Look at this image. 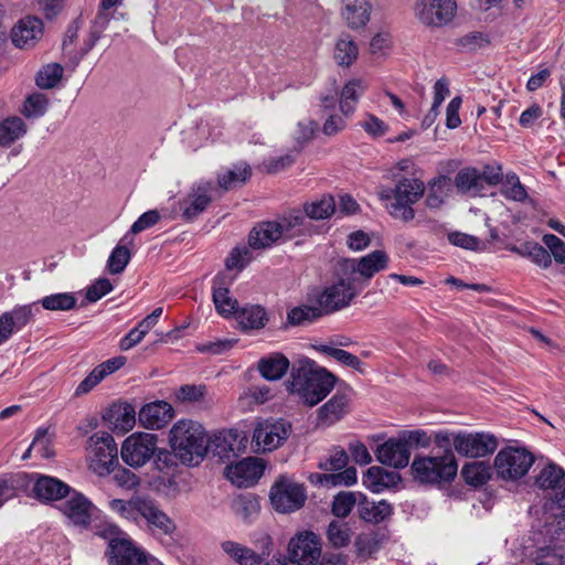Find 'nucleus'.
Segmentation results:
<instances>
[{
    "label": "nucleus",
    "instance_id": "9d476101",
    "mask_svg": "<svg viewBox=\"0 0 565 565\" xmlns=\"http://www.w3.org/2000/svg\"><path fill=\"white\" fill-rule=\"evenodd\" d=\"M158 437L150 433H134L121 445L122 461L131 468L143 467L154 456Z\"/></svg>",
    "mask_w": 565,
    "mask_h": 565
},
{
    "label": "nucleus",
    "instance_id": "052dcab7",
    "mask_svg": "<svg viewBox=\"0 0 565 565\" xmlns=\"http://www.w3.org/2000/svg\"><path fill=\"white\" fill-rule=\"evenodd\" d=\"M298 150L289 151L278 158H271L263 162V168L268 173H277L290 167L296 159Z\"/></svg>",
    "mask_w": 565,
    "mask_h": 565
},
{
    "label": "nucleus",
    "instance_id": "20e7f679",
    "mask_svg": "<svg viewBox=\"0 0 565 565\" xmlns=\"http://www.w3.org/2000/svg\"><path fill=\"white\" fill-rule=\"evenodd\" d=\"M457 460L451 450L436 457H417L412 463L414 479L420 483L449 482L457 476Z\"/></svg>",
    "mask_w": 565,
    "mask_h": 565
},
{
    "label": "nucleus",
    "instance_id": "7c9ffc66",
    "mask_svg": "<svg viewBox=\"0 0 565 565\" xmlns=\"http://www.w3.org/2000/svg\"><path fill=\"white\" fill-rule=\"evenodd\" d=\"M349 397L344 393H335L319 408V420L332 425L340 420L349 411Z\"/></svg>",
    "mask_w": 565,
    "mask_h": 565
},
{
    "label": "nucleus",
    "instance_id": "f257e3e1",
    "mask_svg": "<svg viewBox=\"0 0 565 565\" xmlns=\"http://www.w3.org/2000/svg\"><path fill=\"white\" fill-rule=\"evenodd\" d=\"M169 444L179 455V460L188 466L199 465L209 449L204 427L192 419H180L169 431Z\"/></svg>",
    "mask_w": 565,
    "mask_h": 565
},
{
    "label": "nucleus",
    "instance_id": "393cba45",
    "mask_svg": "<svg viewBox=\"0 0 565 565\" xmlns=\"http://www.w3.org/2000/svg\"><path fill=\"white\" fill-rule=\"evenodd\" d=\"M173 415V407L168 402L157 401L143 405L139 411L138 419L147 429H160L172 419Z\"/></svg>",
    "mask_w": 565,
    "mask_h": 565
},
{
    "label": "nucleus",
    "instance_id": "5fc2aeb1",
    "mask_svg": "<svg viewBox=\"0 0 565 565\" xmlns=\"http://www.w3.org/2000/svg\"><path fill=\"white\" fill-rule=\"evenodd\" d=\"M152 459L153 466L158 471L169 475L178 467L179 455L173 450L170 451L166 448L157 447V451Z\"/></svg>",
    "mask_w": 565,
    "mask_h": 565
},
{
    "label": "nucleus",
    "instance_id": "cd10ccee",
    "mask_svg": "<svg viewBox=\"0 0 565 565\" xmlns=\"http://www.w3.org/2000/svg\"><path fill=\"white\" fill-rule=\"evenodd\" d=\"M103 419L115 430L125 434L131 430L136 424V411L128 403L113 404L103 415Z\"/></svg>",
    "mask_w": 565,
    "mask_h": 565
},
{
    "label": "nucleus",
    "instance_id": "37998d69",
    "mask_svg": "<svg viewBox=\"0 0 565 565\" xmlns=\"http://www.w3.org/2000/svg\"><path fill=\"white\" fill-rule=\"evenodd\" d=\"M361 499H363L362 492L341 491L333 498L332 513L337 518H347L352 509L359 505Z\"/></svg>",
    "mask_w": 565,
    "mask_h": 565
},
{
    "label": "nucleus",
    "instance_id": "4c0bfd02",
    "mask_svg": "<svg viewBox=\"0 0 565 565\" xmlns=\"http://www.w3.org/2000/svg\"><path fill=\"white\" fill-rule=\"evenodd\" d=\"M28 127L20 117H9L0 122V146L9 147L25 136Z\"/></svg>",
    "mask_w": 565,
    "mask_h": 565
},
{
    "label": "nucleus",
    "instance_id": "9b49d317",
    "mask_svg": "<svg viewBox=\"0 0 565 565\" xmlns=\"http://www.w3.org/2000/svg\"><path fill=\"white\" fill-rule=\"evenodd\" d=\"M307 499L302 484L280 477L270 489V502L276 511L289 513L300 509Z\"/></svg>",
    "mask_w": 565,
    "mask_h": 565
},
{
    "label": "nucleus",
    "instance_id": "72a5a7b5",
    "mask_svg": "<svg viewBox=\"0 0 565 565\" xmlns=\"http://www.w3.org/2000/svg\"><path fill=\"white\" fill-rule=\"evenodd\" d=\"M252 175L250 167L245 162L234 164L217 175V184L224 191L242 186Z\"/></svg>",
    "mask_w": 565,
    "mask_h": 565
},
{
    "label": "nucleus",
    "instance_id": "58836bf2",
    "mask_svg": "<svg viewBox=\"0 0 565 565\" xmlns=\"http://www.w3.org/2000/svg\"><path fill=\"white\" fill-rule=\"evenodd\" d=\"M213 302L217 313L224 318L232 317L238 311V302L231 296L228 288L218 285L216 281L213 285Z\"/></svg>",
    "mask_w": 565,
    "mask_h": 565
},
{
    "label": "nucleus",
    "instance_id": "680f3d73",
    "mask_svg": "<svg viewBox=\"0 0 565 565\" xmlns=\"http://www.w3.org/2000/svg\"><path fill=\"white\" fill-rule=\"evenodd\" d=\"M323 480L326 483L331 486L349 487L356 483L358 481L356 469L354 467H349L338 473L324 475Z\"/></svg>",
    "mask_w": 565,
    "mask_h": 565
},
{
    "label": "nucleus",
    "instance_id": "ddd939ff",
    "mask_svg": "<svg viewBox=\"0 0 565 565\" xmlns=\"http://www.w3.org/2000/svg\"><path fill=\"white\" fill-rule=\"evenodd\" d=\"M213 184L209 181H200L193 184L186 195L179 201L181 218L192 222L198 218L212 202Z\"/></svg>",
    "mask_w": 565,
    "mask_h": 565
},
{
    "label": "nucleus",
    "instance_id": "de8ad7c7",
    "mask_svg": "<svg viewBox=\"0 0 565 565\" xmlns=\"http://www.w3.org/2000/svg\"><path fill=\"white\" fill-rule=\"evenodd\" d=\"M323 310L321 307L313 306H299L289 310L287 320L292 326H303L311 323L322 316Z\"/></svg>",
    "mask_w": 565,
    "mask_h": 565
},
{
    "label": "nucleus",
    "instance_id": "a19ab883",
    "mask_svg": "<svg viewBox=\"0 0 565 565\" xmlns=\"http://www.w3.org/2000/svg\"><path fill=\"white\" fill-rule=\"evenodd\" d=\"M455 185L462 193H478L482 188V177L476 168H463L455 177Z\"/></svg>",
    "mask_w": 565,
    "mask_h": 565
},
{
    "label": "nucleus",
    "instance_id": "a18cd8bd",
    "mask_svg": "<svg viewBox=\"0 0 565 565\" xmlns=\"http://www.w3.org/2000/svg\"><path fill=\"white\" fill-rule=\"evenodd\" d=\"M462 478L468 484H484L491 477V467L482 461H475L463 466Z\"/></svg>",
    "mask_w": 565,
    "mask_h": 565
},
{
    "label": "nucleus",
    "instance_id": "dca6fc26",
    "mask_svg": "<svg viewBox=\"0 0 565 565\" xmlns=\"http://www.w3.org/2000/svg\"><path fill=\"white\" fill-rule=\"evenodd\" d=\"M265 466L259 458L248 457L225 469L226 478L239 488H247L263 476Z\"/></svg>",
    "mask_w": 565,
    "mask_h": 565
},
{
    "label": "nucleus",
    "instance_id": "bb28decb",
    "mask_svg": "<svg viewBox=\"0 0 565 565\" xmlns=\"http://www.w3.org/2000/svg\"><path fill=\"white\" fill-rule=\"evenodd\" d=\"M42 32V21L34 17H28L20 20L12 29V42L21 49L32 47L41 38Z\"/></svg>",
    "mask_w": 565,
    "mask_h": 565
},
{
    "label": "nucleus",
    "instance_id": "4468645a",
    "mask_svg": "<svg viewBox=\"0 0 565 565\" xmlns=\"http://www.w3.org/2000/svg\"><path fill=\"white\" fill-rule=\"evenodd\" d=\"M498 447L497 438L489 433H458L456 451L459 455L478 458L492 454Z\"/></svg>",
    "mask_w": 565,
    "mask_h": 565
},
{
    "label": "nucleus",
    "instance_id": "ea45409f",
    "mask_svg": "<svg viewBox=\"0 0 565 565\" xmlns=\"http://www.w3.org/2000/svg\"><path fill=\"white\" fill-rule=\"evenodd\" d=\"M359 55V47L351 35L345 34L339 38L334 47V60L338 65L349 67Z\"/></svg>",
    "mask_w": 565,
    "mask_h": 565
},
{
    "label": "nucleus",
    "instance_id": "39448f33",
    "mask_svg": "<svg viewBox=\"0 0 565 565\" xmlns=\"http://www.w3.org/2000/svg\"><path fill=\"white\" fill-rule=\"evenodd\" d=\"M534 461V455L526 448L508 446L495 455L493 471L502 481L516 482L527 475Z\"/></svg>",
    "mask_w": 565,
    "mask_h": 565
},
{
    "label": "nucleus",
    "instance_id": "5701e85b",
    "mask_svg": "<svg viewBox=\"0 0 565 565\" xmlns=\"http://www.w3.org/2000/svg\"><path fill=\"white\" fill-rule=\"evenodd\" d=\"M33 305L17 306L12 310L0 315V345L10 337L23 329L32 319Z\"/></svg>",
    "mask_w": 565,
    "mask_h": 565
},
{
    "label": "nucleus",
    "instance_id": "423d86ee",
    "mask_svg": "<svg viewBox=\"0 0 565 565\" xmlns=\"http://www.w3.org/2000/svg\"><path fill=\"white\" fill-rule=\"evenodd\" d=\"M361 291L358 280L345 275L339 263L337 281L320 292L317 302L324 313H331L349 307Z\"/></svg>",
    "mask_w": 565,
    "mask_h": 565
},
{
    "label": "nucleus",
    "instance_id": "a878e982",
    "mask_svg": "<svg viewBox=\"0 0 565 565\" xmlns=\"http://www.w3.org/2000/svg\"><path fill=\"white\" fill-rule=\"evenodd\" d=\"M341 17L351 30L364 28L370 19L372 4L370 0H342Z\"/></svg>",
    "mask_w": 565,
    "mask_h": 565
},
{
    "label": "nucleus",
    "instance_id": "09e8293b",
    "mask_svg": "<svg viewBox=\"0 0 565 565\" xmlns=\"http://www.w3.org/2000/svg\"><path fill=\"white\" fill-rule=\"evenodd\" d=\"M305 216L299 211H292L276 223L279 225L282 239H289L302 233Z\"/></svg>",
    "mask_w": 565,
    "mask_h": 565
},
{
    "label": "nucleus",
    "instance_id": "e2e57ef3",
    "mask_svg": "<svg viewBox=\"0 0 565 565\" xmlns=\"http://www.w3.org/2000/svg\"><path fill=\"white\" fill-rule=\"evenodd\" d=\"M116 484L125 490H135L140 486V478L127 468H119L114 473Z\"/></svg>",
    "mask_w": 565,
    "mask_h": 565
},
{
    "label": "nucleus",
    "instance_id": "412c9836",
    "mask_svg": "<svg viewBox=\"0 0 565 565\" xmlns=\"http://www.w3.org/2000/svg\"><path fill=\"white\" fill-rule=\"evenodd\" d=\"M28 478L33 481V495L42 502L61 500L72 490L68 484L54 477L32 473Z\"/></svg>",
    "mask_w": 565,
    "mask_h": 565
},
{
    "label": "nucleus",
    "instance_id": "8fccbe9b",
    "mask_svg": "<svg viewBox=\"0 0 565 565\" xmlns=\"http://www.w3.org/2000/svg\"><path fill=\"white\" fill-rule=\"evenodd\" d=\"M40 303L46 310L67 311L76 306V298L72 292H58L42 298Z\"/></svg>",
    "mask_w": 565,
    "mask_h": 565
},
{
    "label": "nucleus",
    "instance_id": "49530a36",
    "mask_svg": "<svg viewBox=\"0 0 565 565\" xmlns=\"http://www.w3.org/2000/svg\"><path fill=\"white\" fill-rule=\"evenodd\" d=\"M236 438L233 431L218 433L211 441L212 451L221 459H230L232 455L235 456Z\"/></svg>",
    "mask_w": 565,
    "mask_h": 565
},
{
    "label": "nucleus",
    "instance_id": "473e14b6",
    "mask_svg": "<svg viewBox=\"0 0 565 565\" xmlns=\"http://www.w3.org/2000/svg\"><path fill=\"white\" fill-rule=\"evenodd\" d=\"M235 318L246 332L263 329L268 321L265 308L259 305H249L238 309Z\"/></svg>",
    "mask_w": 565,
    "mask_h": 565
},
{
    "label": "nucleus",
    "instance_id": "0e129e2a",
    "mask_svg": "<svg viewBox=\"0 0 565 565\" xmlns=\"http://www.w3.org/2000/svg\"><path fill=\"white\" fill-rule=\"evenodd\" d=\"M359 125L374 138L384 136L388 129L387 125L382 119L372 114H367L365 118L359 122Z\"/></svg>",
    "mask_w": 565,
    "mask_h": 565
},
{
    "label": "nucleus",
    "instance_id": "69168bd1",
    "mask_svg": "<svg viewBox=\"0 0 565 565\" xmlns=\"http://www.w3.org/2000/svg\"><path fill=\"white\" fill-rule=\"evenodd\" d=\"M113 284L107 278H99L86 289V299L96 302L113 290Z\"/></svg>",
    "mask_w": 565,
    "mask_h": 565
},
{
    "label": "nucleus",
    "instance_id": "7ed1b4c3",
    "mask_svg": "<svg viewBox=\"0 0 565 565\" xmlns=\"http://www.w3.org/2000/svg\"><path fill=\"white\" fill-rule=\"evenodd\" d=\"M425 193V184L417 178H401L394 188H383L379 192L380 200L388 214L405 223L415 218L413 205L419 201Z\"/></svg>",
    "mask_w": 565,
    "mask_h": 565
},
{
    "label": "nucleus",
    "instance_id": "2eb2a0df",
    "mask_svg": "<svg viewBox=\"0 0 565 565\" xmlns=\"http://www.w3.org/2000/svg\"><path fill=\"white\" fill-rule=\"evenodd\" d=\"M60 509L72 525L87 529L95 507L84 494L71 490L68 499L62 503Z\"/></svg>",
    "mask_w": 565,
    "mask_h": 565
},
{
    "label": "nucleus",
    "instance_id": "6e6552de",
    "mask_svg": "<svg viewBox=\"0 0 565 565\" xmlns=\"http://www.w3.org/2000/svg\"><path fill=\"white\" fill-rule=\"evenodd\" d=\"M413 14L424 26L444 28L456 18L457 2L456 0H415Z\"/></svg>",
    "mask_w": 565,
    "mask_h": 565
},
{
    "label": "nucleus",
    "instance_id": "c756f323",
    "mask_svg": "<svg viewBox=\"0 0 565 565\" xmlns=\"http://www.w3.org/2000/svg\"><path fill=\"white\" fill-rule=\"evenodd\" d=\"M279 225L276 222H263L249 233L248 242L254 249H263L273 246L282 239Z\"/></svg>",
    "mask_w": 565,
    "mask_h": 565
},
{
    "label": "nucleus",
    "instance_id": "2f4dec72",
    "mask_svg": "<svg viewBox=\"0 0 565 565\" xmlns=\"http://www.w3.org/2000/svg\"><path fill=\"white\" fill-rule=\"evenodd\" d=\"M392 505L387 501H370L364 493L363 499L360 500L358 505L359 516L370 523H380L384 521L392 514Z\"/></svg>",
    "mask_w": 565,
    "mask_h": 565
},
{
    "label": "nucleus",
    "instance_id": "0eeeda50",
    "mask_svg": "<svg viewBox=\"0 0 565 565\" xmlns=\"http://www.w3.org/2000/svg\"><path fill=\"white\" fill-rule=\"evenodd\" d=\"M344 274L358 280L363 290L380 271L386 270L390 257L386 252L376 249L360 258H345L340 262Z\"/></svg>",
    "mask_w": 565,
    "mask_h": 565
},
{
    "label": "nucleus",
    "instance_id": "f3484780",
    "mask_svg": "<svg viewBox=\"0 0 565 565\" xmlns=\"http://www.w3.org/2000/svg\"><path fill=\"white\" fill-rule=\"evenodd\" d=\"M288 548L292 562L298 565H316L321 555L319 539L312 532H305L292 539Z\"/></svg>",
    "mask_w": 565,
    "mask_h": 565
},
{
    "label": "nucleus",
    "instance_id": "4be33fe9",
    "mask_svg": "<svg viewBox=\"0 0 565 565\" xmlns=\"http://www.w3.org/2000/svg\"><path fill=\"white\" fill-rule=\"evenodd\" d=\"M375 456L376 459L385 466L404 468L409 462L411 449L403 439L391 438L377 446Z\"/></svg>",
    "mask_w": 565,
    "mask_h": 565
},
{
    "label": "nucleus",
    "instance_id": "6ab92c4d",
    "mask_svg": "<svg viewBox=\"0 0 565 565\" xmlns=\"http://www.w3.org/2000/svg\"><path fill=\"white\" fill-rule=\"evenodd\" d=\"M141 519L146 521L152 533L171 536L177 531L175 522L149 497H145L140 512Z\"/></svg>",
    "mask_w": 565,
    "mask_h": 565
},
{
    "label": "nucleus",
    "instance_id": "c85d7f7f",
    "mask_svg": "<svg viewBox=\"0 0 565 565\" xmlns=\"http://www.w3.org/2000/svg\"><path fill=\"white\" fill-rule=\"evenodd\" d=\"M367 89V83L362 78H351L342 87L340 94V110L344 117H351L356 109V105Z\"/></svg>",
    "mask_w": 565,
    "mask_h": 565
},
{
    "label": "nucleus",
    "instance_id": "13d9d810",
    "mask_svg": "<svg viewBox=\"0 0 565 565\" xmlns=\"http://www.w3.org/2000/svg\"><path fill=\"white\" fill-rule=\"evenodd\" d=\"M31 448H34L42 458L54 456L53 440L46 428L41 427L36 429Z\"/></svg>",
    "mask_w": 565,
    "mask_h": 565
},
{
    "label": "nucleus",
    "instance_id": "774afa93",
    "mask_svg": "<svg viewBox=\"0 0 565 565\" xmlns=\"http://www.w3.org/2000/svg\"><path fill=\"white\" fill-rule=\"evenodd\" d=\"M543 242L556 263L565 264V243L553 234H545Z\"/></svg>",
    "mask_w": 565,
    "mask_h": 565
},
{
    "label": "nucleus",
    "instance_id": "4d7b16f0",
    "mask_svg": "<svg viewBox=\"0 0 565 565\" xmlns=\"http://www.w3.org/2000/svg\"><path fill=\"white\" fill-rule=\"evenodd\" d=\"M130 250L122 245H117L110 253L107 260V268L110 274L117 275L125 270L130 260Z\"/></svg>",
    "mask_w": 565,
    "mask_h": 565
},
{
    "label": "nucleus",
    "instance_id": "f704fd0d",
    "mask_svg": "<svg viewBox=\"0 0 565 565\" xmlns=\"http://www.w3.org/2000/svg\"><path fill=\"white\" fill-rule=\"evenodd\" d=\"M289 367L288 359L281 353H274L265 356L258 362V371L262 376L269 381L281 379Z\"/></svg>",
    "mask_w": 565,
    "mask_h": 565
},
{
    "label": "nucleus",
    "instance_id": "1a4fd4ad",
    "mask_svg": "<svg viewBox=\"0 0 565 565\" xmlns=\"http://www.w3.org/2000/svg\"><path fill=\"white\" fill-rule=\"evenodd\" d=\"M90 468L98 476L110 473L118 463V449L114 437L108 433H96L87 440Z\"/></svg>",
    "mask_w": 565,
    "mask_h": 565
},
{
    "label": "nucleus",
    "instance_id": "3c124183",
    "mask_svg": "<svg viewBox=\"0 0 565 565\" xmlns=\"http://www.w3.org/2000/svg\"><path fill=\"white\" fill-rule=\"evenodd\" d=\"M335 211V203L332 196H323L305 205L306 215L312 220H323L331 216Z\"/></svg>",
    "mask_w": 565,
    "mask_h": 565
},
{
    "label": "nucleus",
    "instance_id": "603ef678",
    "mask_svg": "<svg viewBox=\"0 0 565 565\" xmlns=\"http://www.w3.org/2000/svg\"><path fill=\"white\" fill-rule=\"evenodd\" d=\"M501 194L512 201L523 202L527 198L525 188L515 173H508L502 182Z\"/></svg>",
    "mask_w": 565,
    "mask_h": 565
},
{
    "label": "nucleus",
    "instance_id": "b1692460",
    "mask_svg": "<svg viewBox=\"0 0 565 565\" xmlns=\"http://www.w3.org/2000/svg\"><path fill=\"white\" fill-rule=\"evenodd\" d=\"M535 482L541 489L552 490V499L559 508H565V473L561 467L547 465L541 470Z\"/></svg>",
    "mask_w": 565,
    "mask_h": 565
},
{
    "label": "nucleus",
    "instance_id": "e433bc0d",
    "mask_svg": "<svg viewBox=\"0 0 565 565\" xmlns=\"http://www.w3.org/2000/svg\"><path fill=\"white\" fill-rule=\"evenodd\" d=\"M425 203L429 209L440 207L449 194L451 184L445 175L434 178L428 182Z\"/></svg>",
    "mask_w": 565,
    "mask_h": 565
},
{
    "label": "nucleus",
    "instance_id": "aec40b11",
    "mask_svg": "<svg viewBox=\"0 0 565 565\" xmlns=\"http://www.w3.org/2000/svg\"><path fill=\"white\" fill-rule=\"evenodd\" d=\"M109 548V565H150L146 553L129 539L111 540Z\"/></svg>",
    "mask_w": 565,
    "mask_h": 565
},
{
    "label": "nucleus",
    "instance_id": "f03ea898",
    "mask_svg": "<svg viewBox=\"0 0 565 565\" xmlns=\"http://www.w3.org/2000/svg\"><path fill=\"white\" fill-rule=\"evenodd\" d=\"M334 383V375L326 369L303 364L292 367L289 391L309 406H315L330 393Z\"/></svg>",
    "mask_w": 565,
    "mask_h": 565
},
{
    "label": "nucleus",
    "instance_id": "a211bd4d",
    "mask_svg": "<svg viewBox=\"0 0 565 565\" xmlns=\"http://www.w3.org/2000/svg\"><path fill=\"white\" fill-rule=\"evenodd\" d=\"M220 548L224 556L237 565H263L270 554L269 542L259 553L232 540L221 542Z\"/></svg>",
    "mask_w": 565,
    "mask_h": 565
},
{
    "label": "nucleus",
    "instance_id": "bf43d9fd",
    "mask_svg": "<svg viewBox=\"0 0 565 565\" xmlns=\"http://www.w3.org/2000/svg\"><path fill=\"white\" fill-rule=\"evenodd\" d=\"M49 100L43 94H33L28 97L24 104V115L26 117L38 118L45 114Z\"/></svg>",
    "mask_w": 565,
    "mask_h": 565
},
{
    "label": "nucleus",
    "instance_id": "c9c22d12",
    "mask_svg": "<svg viewBox=\"0 0 565 565\" xmlns=\"http://www.w3.org/2000/svg\"><path fill=\"white\" fill-rule=\"evenodd\" d=\"M145 497L146 495H135L129 500L113 499L109 501L108 505L113 512L138 524Z\"/></svg>",
    "mask_w": 565,
    "mask_h": 565
},
{
    "label": "nucleus",
    "instance_id": "c03bdc74",
    "mask_svg": "<svg viewBox=\"0 0 565 565\" xmlns=\"http://www.w3.org/2000/svg\"><path fill=\"white\" fill-rule=\"evenodd\" d=\"M394 480V473L384 470L381 467L373 466L367 469L363 477V484L372 492H381Z\"/></svg>",
    "mask_w": 565,
    "mask_h": 565
},
{
    "label": "nucleus",
    "instance_id": "864d4df0",
    "mask_svg": "<svg viewBox=\"0 0 565 565\" xmlns=\"http://www.w3.org/2000/svg\"><path fill=\"white\" fill-rule=\"evenodd\" d=\"M327 535L334 547H343L350 543L352 530L345 522L332 521L328 526Z\"/></svg>",
    "mask_w": 565,
    "mask_h": 565
},
{
    "label": "nucleus",
    "instance_id": "338daca9",
    "mask_svg": "<svg viewBox=\"0 0 565 565\" xmlns=\"http://www.w3.org/2000/svg\"><path fill=\"white\" fill-rule=\"evenodd\" d=\"M347 463V452L341 448H337L324 461L320 462V468L326 471H339L345 468Z\"/></svg>",
    "mask_w": 565,
    "mask_h": 565
},
{
    "label": "nucleus",
    "instance_id": "f8f14e48",
    "mask_svg": "<svg viewBox=\"0 0 565 565\" xmlns=\"http://www.w3.org/2000/svg\"><path fill=\"white\" fill-rule=\"evenodd\" d=\"M291 425L284 419H266L257 423L253 443L257 451H273L279 448L289 437Z\"/></svg>",
    "mask_w": 565,
    "mask_h": 565
},
{
    "label": "nucleus",
    "instance_id": "6e6d98bb",
    "mask_svg": "<svg viewBox=\"0 0 565 565\" xmlns=\"http://www.w3.org/2000/svg\"><path fill=\"white\" fill-rule=\"evenodd\" d=\"M63 76V67L60 64H47L36 75V85L41 88H53Z\"/></svg>",
    "mask_w": 565,
    "mask_h": 565
},
{
    "label": "nucleus",
    "instance_id": "79ce46f5",
    "mask_svg": "<svg viewBox=\"0 0 565 565\" xmlns=\"http://www.w3.org/2000/svg\"><path fill=\"white\" fill-rule=\"evenodd\" d=\"M232 510L237 518L244 522H249L254 516L258 514L260 504L255 495L249 493L242 494L233 500Z\"/></svg>",
    "mask_w": 565,
    "mask_h": 565
}]
</instances>
